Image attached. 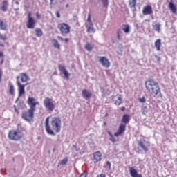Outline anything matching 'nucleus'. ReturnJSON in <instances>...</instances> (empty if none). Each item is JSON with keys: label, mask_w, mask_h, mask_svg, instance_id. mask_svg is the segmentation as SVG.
<instances>
[{"label": "nucleus", "mask_w": 177, "mask_h": 177, "mask_svg": "<svg viewBox=\"0 0 177 177\" xmlns=\"http://www.w3.org/2000/svg\"><path fill=\"white\" fill-rule=\"evenodd\" d=\"M50 117L46 118L44 126L46 132L48 135L55 136L56 133H59L62 131V120L59 117H53L49 124Z\"/></svg>", "instance_id": "1"}, {"label": "nucleus", "mask_w": 177, "mask_h": 177, "mask_svg": "<svg viewBox=\"0 0 177 177\" xmlns=\"http://www.w3.org/2000/svg\"><path fill=\"white\" fill-rule=\"evenodd\" d=\"M145 86L147 92H148L151 96L156 97V96L161 95V87H160V84L158 82H156V80L149 79L145 81Z\"/></svg>", "instance_id": "2"}, {"label": "nucleus", "mask_w": 177, "mask_h": 177, "mask_svg": "<svg viewBox=\"0 0 177 177\" xmlns=\"http://www.w3.org/2000/svg\"><path fill=\"white\" fill-rule=\"evenodd\" d=\"M130 120H131V118L129 117V115L128 114L123 115L121 120L122 122L123 123H121L119 125L117 132L114 133V136H116V138H118V136H121L124 133V132H125L127 129V124L129 122Z\"/></svg>", "instance_id": "3"}, {"label": "nucleus", "mask_w": 177, "mask_h": 177, "mask_svg": "<svg viewBox=\"0 0 177 177\" xmlns=\"http://www.w3.org/2000/svg\"><path fill=\"white\" fill-rule=\"evenodd\" d=\"M8 136L10 140L19 142L23 138V134L19 130L12 129L9 131Z\"/></svg>", "instance_id": "4"}, {"label": "nucleus", "mask_w": 177, "mask_h": 177, "mask_svg": "<svg viewBox=\"0 0 177 177\" xmlns=\"http://www.w3.org/2000/svg\"><path fill=\"white\" fill-rule=\"evenodd\" d=\"M35 113V111L33 109H28L27 111H23L21 114V118L25 121H27L28 122H31V121H34V114Z\"/></svg>", "instance_id": "5"}, {"label": "nucleus", "mask_w": 177, "mask_h": 177, "mask_svg": "<svg viewBox=\"0 0 177 177\" xmlns=\"http://www.w3.org/2000/svg\"><path fill=\"white\" fill-rule=\"evenodd\" d=\"M57 28L58 30H59L62 35H67V34H70V32L71 31V28L70 27V25L64 22L59 23L57 24Z\"/></svg>", "instance_id": "6"}, {"label": "nucleus", "mask_w": 177, "mask_h": 177, "mask_svg": "<svg viewBox=\"0 0 177 177\" xmlns=\"http://www.w3.org/2000/svg\"><path fill=\"white\" fill-rule=\"evenodd\" d=\"M26 103L29 106V109L35 111H37V106L39 104V102L34 97H28Z\"/></svg>", "instance_id": "7"}, {"label": "nucleus", "mask_w": 177, "mask_h": 177, "mask_svg": "<svg viewBox=\"0 0 177 177\" xmlns=\"http://www.w3.org/2000/svg\"><path fill=\"white\" fill-rule=\"evenodd\" d=\"M44 106L48 110V111H53L55 110V104L52 98L46 97L44 100Z\"/></svg>", "instance_id": "8"}, {"label": "nucleus", "mask_w": 177, "mask_h": 177, "mask_svg": "<svg viewBox=\"0 0 177 177\" xmlns=\"http://www.w3.org/2000/svg\"><path fill=\"white\" fill-rule=\"evenodd\" d=\"M37 21L31 16V12H28L27 28H35Z\"/></svg>", "instance_id": "9"}, {"label": "nucleus", "mask_w": 177, "mask_h": 177, "mask_svg": "<svg viewBox=\"0 0 177 177\" xmlns=\"http://www.w3.org/2000/svg\"><path fill=\"white\" fill-rule=\"evenodd\" d=\"M17 85L18 86L19 97H20L23 96V95L26 94V90L24 89V88L26 87V85L21 84V83L20 82V80L17 81Z\"/></svg>", "instance_id": "10"}, {"label": "nucleus", "mask_w": 177, "mask_h": 177, "mask_svg": "<svg viewBox=\"0 0 177 177\" xmlns=\"http://www.w3.org/2000/svg\"><path fill=\"white\" fill-rule=\"evenodd\" d=\"M99 62L100 63H101L103 67H105L106 68H109V67H110V61H109V59H107V57H99Z\"/></svg>", "instance_id": "11"}, {"label": "nucleus", "mask_w": 177, "mask_h": 177, "mask_svg": "<svg viewBox=\"0 0 177 177\" xmlns=\"http://www.w3.org/2000/svg\"><path fill=\"white\" fill-rule=\"evenodd\" d=\"M138 145L144 151H149V147H150V143L147 142L146 144L142 140L138 141Z\"/></svg>", "instance_id": "12"}, {"label": "nucleus", "mask_w": 177, "mask_h": 177, "mask_svg": "<svg viewBox=\"0 0 177 177\" xmlns=\"http://www.w3.org/2000/svg\"><path fill=\"white\" fill-rule=\"evenodd\" d=\"M58 68L59 71L64 74L66 80H70V73H68V71H66V67L59 65Z\"/></svg>", "instance_id": "13"}, {"label": "nucleus", "mask_w": 177, "mask_h": 177, "mask_svg": "<svg viewBox=\"0 0 177 177\" xmlns=\"http://www.w3.org/2000/svg\"><path fill=\"white\" fill-rule=\"evenodd\" d=\"M129 174L131 177H143L141 174L138 173V170L134 167H129Z\"/></svg>", "instance_id": "14"}, {"label": "nucleus", "mask_w": 177, "mask_h": 177, "mask_svg": "<svg viewBox=\"0 0 177 177\" xmlns=\"http://www.w3.org/2000/svg\"><path fill=\"white\" fill-rule=\"evenodd\" d=\"M142 13L145 15H152L153 14V8L151 6H145L142 9Z\"/></svg>", "instance_id": "15"}, {"label": "nucleus", "mask_w": 177, "mask_h": 177, "mask_svg": "<svg viewBox=\"0 0 177 177\" xmlns=\"http://www.w3.org/2000/svg\"><path fill=\"white\" fill-rule=\"evenodd\" d=\"M93 162L96 164V162H99V161L102 160V153L100 151H97L93 153Z\"/></svg>", "instance_id": "16"}, {"label": "nucleus", "mask_w": 177, "mask_h": 177, "mask_svg": "<svg viewBox=\"0 0 177 177\" xmlns=\"http://www.w3.org/2000/svg\"><path fill=\"white\" fill-rule=\"evenodd\" d=\"M21 76H17V81H19V80H20L21 78V82H27V81H28V75H27L26 73H20Z\"/></svg>", "instance_id": "17"}, {"label": "nucleus", "mask_w": 177, "mask_h": 177, "mask_svg": "<svg viewBox=\"0 0 177 177\" xmlns=\"http://www.w3.org/2000/svg\"><path fill=\"white\" fill-rule=\"evenodd\" d=\"M82 93L85 99H91V97H92V93L88 92L86 89L82 90Z\"/></svg>", "instance_id": "18"}, {"label": "nucleus", "mask_w": 177, "mask_h": 177, "mask_svg": "<svg viewBox=\"0 0 177 177\" xmlns=\"http://www.w3.org/2000/svg\"><path fill=\"white\" fill-rule=\"evenodd\" d=\"M154 45H155V48H156V50L158 52H160V50H161V45H162L161 39H156L155 41Z\"/></svg>", "instance_id": "19"}, {"label": "nucleus", "mask_w": 177, "mask_h": 177, "mask_svg": "<svg viewBox=\"0 0 177 177\" xmlns=\"http://www.w3.org/2000/svg\"><path fill=\"white\" fill-rule=\"evenodd\" d=\"M114 100H115V106H120L121 103H122V99L121 98V95H118L114 97Z\"/></svg>", "instance_id": "20"}, {"label": "nucleus", "mask_w": 177, "mask_h": 177, "mask_svg": "<svg viewBox=\"0 0 177 177\" xmlns=\"http://www.w3.org/2000/svg\"><path fill=\"white\" fill-rule=\"evenodd\" d=\"M129 6L131 9H133V12L136 10V0H129Z\"/></svg>", "instance_id": "21"}, {"label": "nucleus", "mask_w": 177, "mask_h": 177, "mask_svg": "<svg viewBox=\"0 0 177 177\" xmlns=\"http://www.w3.org/2000/svg\"><path fill=\"white\" fill-rule=\"evenodd\" d=\"M0 10H1L2 12H6L8 10V1H3Z\"/></svg>", "instance_id": "22"}, {"label": "nucleus", "mask_w": 177, "mask_h": 177, "mask_svg": "<svg viewBox=\"0 0 177 177\" xmlns=\"http://www.w3.org/2000/svg\"><path fill=\"white\" fill-rule=\"evenodd\" d=\"M0 30H3V31H6L8 30V25L3 22L2 19H0Z\"/></svg>", "instance_id": "23"}, {"label": "nucleus", "mask_w": 177, "mask_h": 177, "mask_svg": "<svg viewBox=\"0 0 177 177\" xmlns=\"http://www.w3.org/2000/svg\"><path fill=\"white\" fill-rule=\"evenodd\" d=\"M122 31L125 32V34H129L131 31V28L129 27V25L128 24H123L122 25Z\"/></svg>", "instance_id": "24"}, {"label": "nucleus", "mask_w": 177, "mask_h": 177, "mask_svg": "<svg viewBox=\"0 0 177 177\" xmlns=\"http://www.w3.org/2000/svg\"><path fill=\"white\" fill-rule=\"evenodd\" d=\"M169 8L172 13H176V6H175V4L172 1L169 3Z\"/></svg>", "instance_id": "25"}, {"label": "nucleus", "mask_w": 177, "mask_h": 177, "mask_svg": "<svg viewBox=\"0 0 177 177\" xmlns=\"http://www.w3.org/2000/svg\"><path fill=\"white\" fill-rule=\"evenodd\" d=\"M84 49H86V50H88V52H92L93 49V45H92V44L89 42H87L85 44Z\"/></svg>", "instance_id": "26"}, {"label": "nucleus", "mask_w": 177, "mask_h": 177, "mask_svg": "<svg viewBox=\"0 0 177 177\" xmlns=\"http://www.w3.org/2000/svg\"><path fill=\"white\" fill-rule=\"evenodd\" d=\"M52 42L53 44L54 48H55V49H57V50H60L61 47H60V44L59 43V41L56 39H53Z\"/></svg>", "instance_id": "27"}, {"label": "nucleus", "mask_w": 177, "mask_h": 177, "mask_svg": "<svg viewBox=\"0 0 177 177\" xmlns=\"http://www.w3.org/2000/svg\"><path fill=\"white\" fill-rule=\"evenodd\" d=\"M9 86V93L10 95H11L12 96H14L15 95V86H13V84H12V83H10L8 84Z\"/></svg>", "instance_id": "28"}, {"label": "nucleus", "mask_w": 177, "mask_h": 177, "mask_svg": "<svg viewBox=\"0 0 177 177\" xmlns=\"http://www.w3.org/2000/svg\"><path fill=\"white\" fill-rule=\"evenodd\" d=\"M153 30H155V31L160 32V31L161 30V24L160 23L155 24L154 25H153Z\"/></svg>", "instance_id": "29"}, {"label": "nucleus", "mask_w": 177, "mask_h": 177, "mask_svg": "<svg viewBox=\"0 0 177 177\" xmlns=\"http://www.w3.org/2000/svg\"><path fill=\"white\" fill-rule=\"evenodd\" d=\"M35 32L37 37H42V35H44L41 28H36Z\"/></svg>", "instance_id": "30"}, {"label": "nucleus", "mask_w": 177, "mask_h": 177, "mask_svg": "<svg viewBox=\"0 0 177 177\" xmlns=\"http://www.w3.org/2000/svg\"><path fill=\"white\" fill-rule=\"evenodd\" d=\"M86 27L87 28V32H95L96 31L93 26L86 25Z\"/></svg>", "instance_id": "31"}, {"label": "nucleus", "mask_w": 177, "mask_h": 177, "mask_svg": "<svg viewBox=\"0 0 177 177\" xmlns=\"http://www.w3.org/2000/svg\"><path fill=\"white\" fill-rule=\"evenodd\" d=\"M116 34L117 39H118V41H121V39H122V38L121 37L122 35V30H121V29H118Z\"/></svg>", "instance_id": "32"}, {"label": "nucleus", "mask_w": 177, "mask_h": 177, "mask_svg": "<svg viewBox=\"0 0 177 177\" xmlns=\"http://www.w3.org/2000/svg\"><path fill=\"white\" fill-rule=\"evenodd\" d=\"M93 26V24L92 23V19L91 18V12L88 14V17H87V23L86 24V26Z\"/></svg>", "instance_id": "33"}, {"label": "nucleus", "mask_w": 177, "mask_h": 177, "mask_svg": "<svg viewBox=\"0 0 177 177\" xmlns=\"http://www.w3.org/2000/svg\"><path fill=\"white\" fill-rule=\"evenodd\" d=\"M141 112L142 113L145 115V114H147L149 113V109H147V106H145L141 108Z\"/></svg>", "instance_id": "34"}, {"label": "nucleus", "mask_w": 177, "mask_h": 177, "mask_svg": "<svg viewBox=\"0 0 177 177\" xmlns=\"http://www.w3.org/2000/svg\"><path fill=\"white\" fill-rule=\"evenodd\" d=\"M109 135L110 136L109 140L112 142V143H115V138H114V136H113L110 131H109Z\"/></svg>", "instance_id": "35"}, {"label": "nucleus", "mask_w": 177, "mask_h": 177, "mask_svg": "<svg viewBox=\"0 0 177 177\" xmlns=\"http://www.w3.org/2000/svg\"><path fill=\"white\" fill-rule=\"evenodd\" d=\"M67 162H68V158H64V159L60 162V165H66V164H67Z\"/></svg>", "instance_id": "36"}, {"label": "nucleus", "mask_w": 177, "mask_h": 177, "mask_svg": "<svg viewBox=\"0 0 177 177\" xmlns=\"http://www.w3.org/2000/svg\"><path fill=\"white\" fill-rule=\"evenodd\" d=\"M102 2L104 6H105V8L109 7V0H102Z\"/></svg>", "instance_id": "37"}, {"label": "nucleus", "mask_w": 177, "mask_h": 177, "mask_svg": "<svg viewBox=\"0 0 177 177\" xmlns=\"http://www.w3.org/2000/svg\"><path fill=\"white\" fill-rule=\"evenodd\" d=\"M0 39L2 41H6V39H8V37H6V35H2L0 33Z\"/></svg>", "instance_id": "38"}, {"label": "nucleus", "mask_w": 177, "mask_h": 177, "mask_svg": "<svg viewBox=\"0 0 177 177\" xmlns=\"http://www.w3.org/2000/svg\"><path fill=\"white\" fill-rule=\"evenodd\" d=\"M138 101L140 103H146V98L145 97L138 98Z\"/></svg>", "instance_id": "39"}, {"label": "nucleus", "mask_w": 177, "mask_h": 177, "mask_svg": "<svg viewBox=\"0 0 177 177\" xmlns=\"http://www.w3.org/2000/svg\"><path fill=\"white\" fill-rule=\"evenodd\" d=\"M55 15H56V17H57V19H60V12L59 11H56Z\"/></svg>", "instance_id": "40"}, {"label": "nucleus", "mask_w": 177, "mask_h": 177, "mask_svg": "<svg viewBox=\"0 0 177 177\" xmlns=\"http://www.w3.org/2000/svg\"><path fill=\"white\" fill-rule=\"evenodd\" d=\"M36 17L37 19H41V15L39 14V12H36Z\"/></svg>", "instance_id": "41"}, {"label": "nucleus", "mask_w": 177, "mask_h": 177, "mask_svg": "<svg viewBox=\"0 0 177 177\" xmlns=\"http://www.w3.org/2000/svg\"><path fill=\"white\" fill-rule=\"evenodd\" d=\"M106 165H107V167H109V169H110V168H111V163H110L109 161L106 162Z\"/></svg>", "instance_id": "42"}, {"label": "nucleus", "mask_w": 177, "mask_h": 177, "mask_svg": "<svg viewBox=\"0 0 177 177\" xmlns=\"http://www.w3.org/2000/svg\"><path fill=\"white\" fill-rule=\"evenodd\" d=\"M97 177H106V174H100L97 175Z\"/></svg>", "instance_id": "43"}, {"label": "nucleus", "mask_w": 177, "mask_h": 177, "mask_svg": "<svg viewBox=\"0 0 177 177\" xmlns=\"http://www.w3.org/2000/svg\"><path fill=\"white\" fill-rule=\"evenodd\" d=\"M80 177H86V174L82 173L80 174Z\"/></svg>", "instance_id": "44"}, {"label": "nucleus", "mask_w": 177, "mask_h": 177, "mask_svg": "<svg viewBox=\"0 0 177 177\" xmlns=\"http://www.w3.org/2000/svg\"><path fill=\"white\" fill-rule=\"evenodd\" d=\"M58 39H59L60 41H64V39L63 37H62V36H58L57 37Z\"/></svg>", "instance_id": "45"}, {"label": "nucleus", "mask_w": 177, "mask_h": 177, "mask_svg": "<svg viewBox=\"0 0 177 177\" xmlns=\"http://www.w3.org/2000/svg\"><path fill=\"white\" fill-rule=\"evenodd\" d=\"M156 57L158 62H161V57H158V56L156 55Z\"/></svg>", "instance_id": "46"}, {"label": "nucleus", "mask_w": 177, "mask_h": 177, "mask_svg": "<svg viewBox=\"0 0 177 177\" xmlns=\"http://www.w3.org/2000/svg\"><path fill=\"white\" fill-rule=\"evenodd\" d=\"M135 150L136 151L137 153H140L141 151L139 149V148H136Z\"/></svg>", "instance_id": "47"}, {"label": "nucleus", "mask_w": 177, "mask_h": 177, "mask_svg": "<svg viewBox=\"0 0 177 177\" xmlns=\"http://www.w3.org/2000/svg\"><path fill=\"white\" fill-rule=\"evenodd\" d=\"M120 110H121L122 111H125V106L121 107V108H120Z\"/></svg>", "instance_id": "48"}, {"label": "nucleus", "mask_w": 177, "mask_h": 177, "mask_svg": "<svg viewBox=\"0 0 177 177\" xmlns=\"http://www.w3.org/2000/svg\"><path fill=\"white\" fill-rule=\"evenodd\" d=\"M3 56V52L0 51V57H2Z\"/></svg>", "instance_id": "49"}, {"label": "nucleus", "mask_w": 177, "mask_h": 177, "mask_svg": "<svg viewBox=\"0 0 177 177\" xmlns=\"http://www.w3.org/2000/svg\"><path fill=\"white\" fill-rule=\"evenodd\" d=\"M14 108L16 113H19V111H17V109L16 108V105H14Z\"/></svg>", "instance_id": "50"}, {"label": "nucleus", "mask_w": 177, "mask_h": 177, "mask_svg": "<svg viewBox=\"0 0 177 177\" xmlns=\"http://www.w3.org/2000/svg\"><path fill=\"white\" fill-rule=\"evenodd\" d=\"M64 41H65V42H68V38L64 39Z\"/></svg>", "instance_id": "51"}, {"label": "nucleus", "mask_w": 177, "mask_h": 177, "mask_svg": "<svg viewBox=\"0 0 177 177\" xmlns=\"http://www.w3.org/2000/svg\"><path fill=\"white\" fill-rule=\"evenodd\" d=\"M3 62H4V59H3H3H1L0 64H3Z\"/></svg>", "instance_id": "52"}, {"label": "nucleus", "mask_w": 177, "mask_h": 177, "mask_svg": "<svg viewBox=\"0 0 177 177\" xmlns=\"http://www.w3.org/2000/svg\"><path fill=\"white\" fill-rule=\"evenodd\" d=\"M0 77H2V70L0 69Z\"/></svg>", "instance_id": "53"}, {"label": "nucleus", "mask_w": 177, "mask_h": 177, "mask_svg": "<svg viewBox=\"0 0 177 177\" xmlns=\"http://www.w3.org/2000/svg\"><path fill=\"white\" fill-rule=\"evenodd\" d=\"M0 46H5V45H3V44H2V43H0Z\"/></svg>", "instance_id": "54"}, {"label": "nucleus", "mask_w": 177, "mask_h": 177, "mask_svg": "<svg viewBox=\"0 0 177 177\" xmlns=\"http://www.w3.org/2000/svg\"><path fill=\"white\" fill-rule=\"evenodd\" d=\"M50 5H52V3H53V0H50Z\"/></svg>", "instance_id": "55"}, {"label": "nucleus", "mask_w": 177, "mask_h": 177, "mask_svg": "<svg viewBox=\"0 0 177 177\" xmlns=\"http://www.w3.org/2000/svg\"><path fill=\"white\" fill-rule=\"evenodd\" d=\"M69 7H70V5H68V4L66 5V8H69Z\"/></svg>", "instance_id": "56"}, {"label": "nucleus", "mask_w": 177, "mask_h": 177, "mask_svg": "<svg viewBox=\"0 0 177 177\" xmlns=\"http://www.w3.org/2000/svg\"><path fill=\"white\" fill-rule=\"evenodd\" d=\"M2 81V76H0V82Z\"/></svg>", "instance_id": "57"}, {"label": "nucleus", "mask_w": 177, "mask_h": 177, "mask_svg": "<svg viewBox=\"0 0 177 177\" xmlns=\"http://www.w3.org/2000/svg\"><path fill=\"white\" fill-rule=\"evenodd\" d=\"M16 5H19V1L15 2Z\"/></svg>", "instance_id": "58"}, {"label": "nucleus", "mask_w": 177, "mask_h": 177, "mask_svg": "<svg viewBox=\"0 0 177 177\" xmlns=\"http://www.w3.org/2000/svg\"><path fill=\"white\" fill-rule=\"evenodd\" d=\"M44 1H45V2H46L47 0H44Z\"/></svg>", "instance_id": "59"}]
</instances>
